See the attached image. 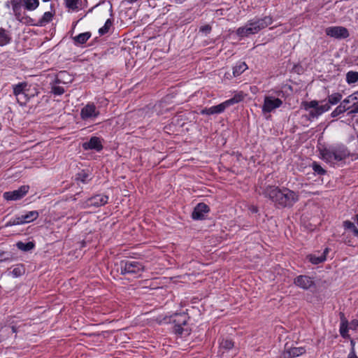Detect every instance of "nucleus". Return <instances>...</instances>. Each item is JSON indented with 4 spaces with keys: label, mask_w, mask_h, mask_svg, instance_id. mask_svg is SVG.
Masks as SVG:
<instances>
[{
    "label": "nucleus",
    "mask_w": 358,
    "mask_h": 358,
    "mask_svg": "<svg viewBox=\"0 0 358 358\" xmlns=\"http://www.w3.org/2000/svg\"><path fill=\"white\" fill-rule=\"evenodd\" d=\"M350 345H351V349H355V341H354V339H350Z\"/></svg>",
    "instance_id": "6e6d98bb"
},
{
    "label": "nucleus",
    "mask_w": 358,
    "mask_h": 358,
    "mask_svg": "<svg viewBox=\"0 0 358 358\" xmlns=\"http://www.w3.org/2000/svg\"><path fill=\"white\" fill-rule=\"evenodd\" d=\"M137 0H127V1L130 2V3H133V2H135Z\"/></svg>",
    "instance_id": "680f3d73"
},
{
    "label": "nucleus",
    "mask_w": 358,
    "mask_h": 358,
    "mask_svg": "<svg viewBox=\"0 0 358 358\" xmlns=\"http://www.w3.org/2000/svg\"><path fill=\"white\" fill-rule=\"evenodd\" d=\"M51 92L55 95H62L64 93L65 91H64V87L55 85L52 87Z\"/></svg>",
    "instance_id": "a19ab883"
},
{
    "label": "nucleus",
    "mask_w": 358,
    "mask_h": 358,
    "mask_svg": "<svg viewBox=\"0 0 358 358\" xmlns=\"http://www.w3.org/2000/svg\"><path fill=\"white\" fill-rule=\"evenodd\" d=\"M99 112L96 110L94 104H87L81 109L80 116L83 120H87L92 117H96Z\"/></svg>",
    "instance_id": "f3484780"
},
{
    "label": "nucleus",
    "mask_w": 358,
    "mask_h": 358,
    "mask_svg": "<svg viewBox=\"0 0 358 358\" xmlns=\"http://www.w3.org/2000/svg\"><path fill=\"white\" fill-rule=\"evenodd\" d=\"M16 99L20 106H25L29 101V89L24 92L22 94L16 96Z\"/></svg>",
    "instance_id": "c9c22d12"
},
{
    "label": "nucleus",
    "mask_w": 358,
    "mask_h": 358,
    "mask_svg": "<svg viewBox=\"0 0 358 358\" xmlns=\"http://www.w3.org/2000/svg\"><path fill=\"white\" fill-rule=\"evenodd\" d=\"M75 180L87 184L92 180L91 173L89 170H81L76 175Z\"/></svg>",
    "instance_id": "4be33fe9"
},
{
    "label": "nucleus",
    "mask_w": 358,
    "mask_h": 358,
    "mask_svg": "<svg viewBox=\"0 0 358 358\" xmlns=\"http://www.w3.org/2000/svg\"><path fill=\"white\" fill-rule=\"evenodd\" d=\"M22 215H23V218H24V224H25V223H29L31 222L36 220L39 216V213L37 210H32V211H29L26 214Z\"/></svg>",
    "instance_id": "cd10ccee"
},
{
    "label": "nucleus",
    "mask_w": 358,
    "mask_h": 358,
    "mask_svg": "<svg viewBox=\"0 0 358 358\" xmlns=\"http://www.w3.org/2000/svg\"><path fill=\"white\" fill-rule=\"evenodd\" d=\"M29 85L27 82L19 83L17 85H13V93L15 96L22 94L24 92L27 91Z\"/></svg>",
    "instance_id": "b1692460"
},
{
    "label": "nucleus",
    "mask_w": 358,
    "mask_h": 358,
    "mask_svg": "<svg viewBox=\"0 0 358 358\" xmlns=\"http://www.w3.org/2000/svg\"><path fill=\"white\" fill-rule=\"evenodd\" d=\"M212 30V27L209 24H206L204 26H201L199 29V31L205 34H208Z\"/></svg>",
    "instance_id": "37998d69"
},
{
    "label": "nucleus",
    "mask_w": 358,
    "mask_h": 358,
    "mask_svg": "<svg viewBox=\"0 0 358 358\" xmlns=\"http://www.w3.org/2000/svg\"><path fill=\"white\" fill-rule=\"evenodd\" d=\"M12 38L8 31L1 27L0 28V46L6 45L10 43Z\"/></svg>",
    "instance_id": "5701e85b"
},
{
    "label": "nucleus",
    "mask_w": 358,
    "mask_h": 358,
    "mask_svg": "<svg viewBox=\"0 0 358 358\" xmlns=\"http://www.w3.org/2000/svg\"><path fill=\"white\" fill-rule=\"evenodd\" d=\"M248 69V66L245 62H238L234 68H233V75L234 77H237L242 74L246 69Z\"/></svg>",
    "instance_id": "a878e982"
},
{
    "label": "nucleus",
    "mask_w": 358,
    "mask_h": 358,
    "mask_svg": "<svg viewBox=\"0 0 358 358\" xmlns=\"http://www.w3.org/2000/svg\"><path fill=\"white\" fill-rule=\"evenodd\" d=\"M110 12H111V13H110V16H113V10H112V7L110 8Z\"/></svg>",
    "instance_id": "0e129e2a"
},
{
    "label": "nucleus",
    "mask_w": 358,
    "mask_h": 358,
    "mask_svg": "<svg viewBox=\"0 0 358 358\" xmlns=\"http://www.w3.org/2000/svg\"><path fill=\"white\" fill-rule=\"evenodd\" d=\"M39 5V0H22V6L27 10H34Z\"/></svg>",
    "instance_id": "bb28decb"
},
{
    "label": "nucleus",
    "mask_w": 358,
    "mask_h": 358,
    "mask_svg": "<svg viewBox=\"0 0 358 358\" xmlns=\"http://www.w3.org/2000/svg\"><path fill=\"white\" fill-rule=\"evenodd\" d=\"M81 193H82V192H80L76 193V194H74L73 196H71V199H72L73 201H76V199H77L76 196L80 195Z\"/></svg>",
    "instance_id": "5fc2aeb1"
},
{
    "label": "nucleus",
    "mask_w": 358,
    "mask_h": 358,
    "mask_svg": "<svg viewBox=\"0 0 358 358\" xmlns=\"http://www.w3.org/2000/svg\"><path fill=\"white\" fill-rule=\"evenodd\" d=\"M358 327V320L355 319L352 320L350 323V328L351 329L355 330Z\"/></svg>",
    "instance_id": "49530a36"
},
{
    "label": "nucleus",
    "mask_w": 358,
    "mask_h": 358,
    "mask_svg": "<svg viewBox=\"0 0 358 358\" xmlns=\"http://www.w3.org/2000/svg\"><path fill=\"white\" fill-rule=\"evenodd\" d=\"M294 284L305 290L310 289L311 287H315V283L313 278L306 275H299L294 279Z\"/></svg>",
    "instance_id": "4468645a"
},
{
    "label": "nucleus",
    "mask_w": 358,
    "mask_h": 358,
    "mask_svg": "<svg viewBox=\"0 0 358 358\" xmlns=\"http://www.w3.org/2000/svg\"><path fill=\"white\" fill-rule=\"evenodd\" d=\"M115 266H117V271L122 275H131L138 277L145 271L144 265L136 261L122 259L116 263Z\"/></svg>",
    "instance_id": "20e7f679"
},
{
    "label": "nucleus",
    "mask_w": 358,
    "mask_h": 358,
    "mask_svg": "<svg viewBox=\"0 0 358 358\" xmlns=\"http://www.w3.org/2000/svg\"><path fill=\"white\" fill-rule=\"evenodd\" d=\"M346 81L348 84L355 83L358 81V72L350 71L346 74Z\"/></svg>",
    "instance_id": "f704fd0d"
},
{
    "label": "nucleus",
    "mask_w": 358,
    "mask_h": 358,
    "mask_svg": "<svg viewBox=\"0 0 358 358\" xmlns=\"http://www.w3.org/2000/svg\"><path fill=\"white\" fill-rule=\"evenodd\" d=\"M91 36V32L87 31L72 37V39L76 45H80L85 44L90 39Z\"/></svg>",
    "instance_id": "412c9836"
},
{
    "label": "nucleus",
    "mask_w": 358,
    "mask_h": 358,
    "mask_svg": "<svg viewBox=\"0 0 358 358\" xmlns=\"http://www.w3.org/2000/svg\"><path fill=\"white\" fill-rule=\"evenodd\" d=\"M36 246L34 241H29L27 243H23L22 241H18L16 243V247L20 250L23 252H29L32 250Z\"/></svg>",
    "instance_id": "393cba45"
},
{
    "label": "nucleus",
    "mask_w": 358,
    "mask_h": 358,
    "mask_svg": "<svg viewBox=\"0 0 358 358\" xmlns=\"http://www.w3.org/2000/svg\"><path fill=\"white\" fill-rule=\"evenodd\" d=\"M76 23H77V22H75V23H74V24H73V28H72V29H71V31L70 32L73 33V29H74V28H75V27H76Z\"/></svg>",
    "instance_id": "052dcab7"
},
{
    "label": "nucleus",
    "mask_w": 358,
    "mask_h": 358,
    "mask_svg": "<svg viewBox=\"0 0 358 358\" xmlns=\"http://www.w3.org/2000/svg\"><path fill=\"white\" fill-rule=\"evenodd\" d=\"M50 0H43V2H48V1H50Z\"/></svg>",
    "instance_id": "69168bd1"
},
{
    "label": "nucleus",
    "mask_w": 358,
    "mask_h": 358,
    "mask_svg": "<svg viewBox=\"0 0 358 358\" xmlns=\"http://www.w3.org/2000/svg\"><path fill=\"white\" fill-rule=\"evenodd\" d=\"M80 248H85L86 246V242L85 241H83L80 243Z\"/></svg>",
    "instance_id": "4d7b16f0"
},
{
    "label": "nucleus",
    "mask_w": 358,
    "mask_h": 358,
    "mask_svg": "<svg viewBox=\"0 0 358 358\" xmlns=\"http://www.w3.org/2000/svg\"><path fill=\"white\" fill-rule=\"evenodd\" d=\"M244 93L243 92H239L234 94V96L231 99H227L218 105L213 106L210 108H205L202 109L200 113L202 115H207L222 113L227 108L235 103L241 102L244 99Z\"/></svg>",
    "instance_id": "39448f33"
},
{
    "label": "nucleus",
    "mask_w": 358,
    "mask_h": 358,
    "mask_svg": "<svg viewBox=\"0 0 358 358\" xmlns=\"http://www.w3.org/2000/svg\"><path fill=\"white\" fill-rule=\"evenodd\" d=\"M28 89H29V100L31 97H34V96H37L39 93L38 89L36 87H34L33 90H31L30 86H29Z\"/></svg>",
    "instance_id": "c03bdc74"
},
{
    "label": "nucleus",
    "mask_w": 358,
    "mask_h": 358,
    "mask_svg": "<svg viewBox=\"0 0 358 358\" xmlns=\"http://www.w3.org/2000/svg\"><path fill=\"white\" fill-rule=\"evenodd\" d=\"M24 224V221L23 215H21V216H17L14 219H12L10 221H8L5 224V227H8L13 226V225H19V224Z\"/></svg>",
    "instance_id": "4c0bfd02"
},
{
    "label": "nucleus",
    "mask_w": 358,
    "mask_h": 358,
    "mask_svg": "<svg viewBox=\"0 0 358 358\" xmlns=\"http://www.w3.org/2000/svg\"><path fill=\"white\" fill-rule=\"evenodd\" d=\"M283 91L282 90H278L276 92V95L277 96H281V95H283Z\"/></svg>",
    "instance_id": "13d9d810"
},
{
    "label": "nucleus",
    "mask_w": 358,
    "mask_h": 358,
    "mask_svg": "<svg viewBox=\"0 0 358 358\" xmlns=\"http://www.w3.org/2000/svg\"><path fill=\"white\" fill-rule=\"evenodd\" d=\"M351 108L350 106H345L341 103L331 112V117H336Z\"/></svg>",
    "instance_id": "2f4dec72"
},
{
    "label": "nucleus",
    "mask_w": 358,
    "mask_h": 358,
    "mask_svg": "<svg viewBox=\"0 0 358 358\" xmlns=\"http://www.w3.org/2000/svg\"><path fill=\"white\" fill-rule=\"evenodd\" d=\"M13 13L16 20H18L20 22H22L27 25L36 27V22L34 19L31 18L28 15L23 16L22 15V8L20 9V10H19V5L17 1L13 5Z\"/></svg>",
    "instance_id": "2eb2a0df"
},
{
    "label": "nucleus",
    "mask_w": 358,
    "mask_h": 358,
    "mask_svg": "<svg viewBox=\"0 0 358 358\" xmlns=\"http://www.w3.org/2000/svg\"><path fill=\"white\" fill-rule=\"evenodd\" d=\"M329 251L330 249L329 248H326L320 255H324L325 257L327 258V255L329 252Z\"/></svg>",
    "instance_id": "3c124183"
},
{
    "label": "nucleus",
    "mask_w": 358,
    "mask_h": 358,
    "mask_svg": "<svg viewBox=\"0 0 358 358\" xmlns=\"http://www.w3.org/2000/svg\"><path fill=\"white\" fill-rule=\"evenodd\" d=\"M13 332H16V329L15 327H12Z\"/></svg>",
    "instance_id": "e2e57ef3"
},
{
    "label": "nucleus",
    "mask_w": 358,
    "mask_h": 358,
    "mask_svg": "<svg viewBox=\"0 0 358 358\" xmlns=\"http://www.w3.org/2000/svg\"><path fill=\"white\" fill-rule=\"evenodd\" d=\"M313 169L315 173H317L318 175L323 176L324 175L327 171L325 169H324L317 162L313 163Z\"/></svg>",
    "instance_id": "ea45409f"
},
{
    "label": "nucleus",
    "mask_w": 358,
    "mask_h": 358,
    "mask_svg": "<svg viewBox=\"0 0 358 358\" xmlns=\"http://www.w3.org/2000/svg\"><path fill=\"white\" fill-rule=\"evenodd\" d=\"M273 21V17L271 15L264 16L262 18L255 17L248 21V26H252L255 34H257L271 25Z\"/></svg>",
    "instance_id": "0eeeda50"
},
{
    "label": "nucleus",
    "mask_w": 358,
    "mask_h": 358,
    "mask_svg": "<svg viewBox=\"0 0 358 358\" xmlns=\"http://www.w3.org/2000/svg\"><path fill=\"white\" fill-rule=\"evenodd\" d=\"M282 105V101L272 96H265L262 110L264 114L270 113Z\"/></svg>",
    "instance_id": "6e6552de"
},
{
    "label": "nucleus",
    "mask_w": 358,
    "mask_h": 358,
    "mask_svg": "<svg viewBox=\"0 0 358 358\" xmlns=\"http://www.w3.org/2000/svg\"><path fill=\"white\" fill-rule=\"evenodd\" d=\"M24 271L23 264H20L12 271V274L15 277H20L24 273Z\"/></svg>",
    "instance_id": "58836bf2"
},
{
    "label": "nucleus",
    "mask_w": 358,
    "mask_h": 358,
    "mask_svg": "<svg viewBox=\"0 0 358 358\" xmlns=\"http://www.w3.org/2000/svg\"><path fill=\"white\" fill-rule=\"evenodd\" d=\"M343 227L345 229L350 230L354 236L358 237V229L352 222L350 220H345L343 222Z\"/></svg>",
    "instance_id": "7c9ffc66"
},
{
    "label": "nucleus",
    "mask_w": 358,
    "mask_h": 358,
    "mask_svg": "<svg viewBox=\"0 0 358 358\" xmlns=\"http://www.w3.org/2000/svg\"><path fill=\"white\" fill-rule=\"evenodd\" d=\"M103 139L97 136H92L88 141L83 143L82 148L84 150L101 152L103 148Z\"/></svg>",
    "instance_id": "ddd939ff"
},
{
    "label": "nucleus",
    "mask_w": 358,
    "mask_h": 358,
    "mask_svg": "<svg viewBox=\"0 0 358 358\" xmlns=\"http://www.w3.org/2000/svg\"><path fill=\"white\" fill-rule=\"evenodd\" d=\"M234 346V342L230 338H223L222 341L220 342V348L224 349L226 350H229L232 349Z\"/></svg>",
    "instance_id": "473e14b6"
},
{
    "label": "nucleus",
    "mask_w": 358,
    "mask_h": 358,
    "mask_svg": "<svg viewBox=\"0 0 358 358\" xmlns=\"http://www.w3.org/2000/svg\"><path fill=\"white\" fill-rule=\"evenodd\" d=\"M306 350L304 347H289L286 343L285 350L282 352L283 358H295L306 353Z\"/></svg>",
    "instance_id": "dca6fc26"
},
{
    "label": "nucleus",
    "mask_w": 358,
    "mask_h": 358,
    "mask_svg": "<svg viewBox=\"0 0 358 358\" xmlns=\"http://www.w3.org/2000/svg\"><path fill=\"white\" fill-rule=\"evenodd\" d=\"M351 101L352 100L350 99V98L348 96L346 99H345L341 102V104L345 106H349L348 104L350 103Z\"/></svg>",
    "instance_id": "de8ad7c7"
},
{
    "label": "nucleus",
    "mask_w": 358,
    "mask_h": 358,
    "mask_svg": "<svg viewBox=\"0 0 358 358\" xmlns=\"http://www.w3.org/2000/svg\"><path fill=\"white\" fill-rule=\"evenodd\" d=\"M108 196L104 194H96L83 202L82 207L84 208L89 207L99 208L106 205L108 203Z\"/></svg>",
    "instance_id": "1a4fd4ad"
},
{
    "label": "nucleus",
    "mask_w": 358,
    "mask_h": 358,
    "mask_svg": "<svg viewBox=\"0 0 358 358\" xmlns=\"http://www.w3.org/2000/svg\"><path fill=\"white\" fill-rule=\"evenodd\" d=\"M19 5V10L22 8V0H17ZM16 2V0H10V1H7L5 4L6 7L9 8L11 6L12 9L13 10V5Z\"/></svg>",
    "instance_id": "79ce46f5"
},
{
    "label": "nucleus",
    "mask_w": 358,
    "mask_h": 358,
    "mask_svg": "<svg viewBox=\"0 0 358 358\" xmlns=\"http://www.w3.org/2000/svg\"><path fill=\"white\" fill-rule=\"evenodd\" d=\"M250 210L252 213H257L258 212V208L257 206H252L250 208Z\"/></svg>",
    "instance_id": "603ef678"
},
{
    "label": "nucleus",
    "mask_w": 358,
    "mask_h": 358,
    "mask_svg": "<svg viewBox=\"0 0 358 358\" xmlns=\"http://www.w3.org/2000/svg\"><path fill=\"white\" fill-rule=\"evenodd\" d=\"M341 317V326H340V334L343 338H350V335L348 334V321L345 317L344 313H340Z\"/></svg>",
    "instance_id": "a211bd4d"
},
{
    "label": "nucleus",
    "mask_w": 358,
    "mask_h": 358,
    "mask_svg": "<svg viewBox=\"0 0 358 358\" xmlns=\"http://www.w3.org/2000/svg\"><path fill=\"white\" fill-rule=\"evenodd\" d=\"M29 185H22L17 189L5 192L3 198L6 201H17L22 199L29 192Z\"/></svg>",
    "instance_id": "9d476101"
},
{
    "label": "nucleus",
    "mask_w": 358,
    "mask_h": 358,
    "mask_svg": "<svg viewBox=\"0 0 358 358\" xmlns=\"http://www.w3.org/2000/svg\"><path fill=\"white\" fill-rule=\"evenodd\" d=\"M320 153L322 159L328 162L335 160L341 162L345 160L350 155V152L348 148L343 144H337L335 145H329L320 149Z\"/></svg>",
    "instance_id": "7ed1b4c3"
},
{
    "label": "nucleus",
    "mask_w": 358,
    "mask_h": 358,
    "mask_svg": "<svg viewBox=\"0 0 358 358\" xmlns=\"http://www.w3.org/2000/svg\"><path fill=\"white\" fill-rule=\"evenodd\" d=\"M345 243H348V245H350V246H351V245H352V243H351V241H350V240H349V241H345Z\"/></svg>",
    "instance_id": "bf43d9fd"
},
{
    "label": "nucleus",
    "mask_w": 358,
    "mask_h": 358,
    "mask_svg": "<svg viewBox=\"0 0 358 358\" xmlns=\"http://www.w3.org/2000/svg\"><path fill=\"white\" fill-rule=\"evenodd\" d=\"M350 157H352L353 158V159H358V154L350 153Z\"/></svg>",
    "instance_id": "864d4df0"
},
{
    "label": "nucleus",
    "mask_w": 358,
    "mask_h": 358,
    "mask_svg": "<svg viewBox=\"0 0 358 358\" xmlns=\"http://www.w3.org/2000/svg\"><path fill=\"white\" fill-rule=\"evenodd\" d=\"M307 259L313 264L317 265L326 261V257L324 255L317 256L315 254H310L307 256Z\"/></svg>",
    "instance_id": "c85d7f7f"
},
{
    "label": "nucleus",
    "mask_w": 358,
    "mask_h": 358,
    "mask_svg": "<svg viewBox=\"0 0 358 358\" xmlns=\"http://www.w3.org/2000/svg\"><path fill=\"white\" fill-rule=\"evenodd\" d=\"M13 259V254L8 251L0 250V262H10Z\"/></svg>",
    "instance_id": "e433bc0d"
},
{
    "label": "nucleus",
    "mask_w": 358,
    "mask_h": 358,
    "mask_svg": "<svg viewBox=\"0 0 358 358\" xmlns=\"http://www.w3.org/2000/svg\"><path fill=\"white\" fill-rule=\"evenodd\" d=\"M262 194L268 199L278 209L291 208L299 201V192L288 187L268 185L263 188Z\"/></svg>",
    "instance_id": "f257e3e1"
},
{
    "label": "nucleus",
    "mask_w": 358,
    "mask_h": 358,
    "mask_svg": "<svg viewBox=\"0 0 358 358\" xmlns=\"http://www.w3.org/2000/svg\"><path fill=\"white\" fill-rule=\"evenodd\" d=\"M236 35L241 38L248 37L250 35L255 34L252 26H248V23L245 27H241L236 31Z\"/></svg>",
    "instance_id": "6ab92c4d"
},
{
    "label": "nucleus",
    "mask_w": 358,
    "mask_h": 358,
    "mask_svg": "<svg viewBox=\"0 0 358 358\" xmlns=\"http://www.w3.org/2000/svg\"><path fill=\"white\" fill-rule=\"evenodd\" d=\"M348 358H358V357L357 356L356 353H355V349H351L350 350V352L348 356Z\"/></svg>",
    "instance_id": "09e8293b"
},
{
    "label": "nucleus",
    "mask_w": 358,
    "mask_h": 358,
    "mask_svg": "<svg viewBox=\"0 0 358 358\" xmlns=\"http://www.w3.org/2000/svg\"><path fill=\"white\" fill-rule=\"evenodd\" d=\"M352 101H355L358 99V90L351 95L348 96Z\"/></svg>",
    "instance_id": "8fccbe9b"
},
{
    "label": "nucleus",
    "mask_w": 358,
    "mask_h": 358,
    "mask_svg": "<svg viewBox=\"0 0 358 358\" xmlns=\"http://www.w3.org/2000/svg\"><path fill=\"white\" fill-rule=\"evenodd\" d=\"M114 22V19L113 17L108 19L104 25L99 29V34L100 36H103L106 34L110 29V27L113 26Z\"/></svg>",
    "instance_id": "c756f323"
},
{
    "label": "nucleus",
    "mask_w": 358,
    "mask_h": 358,
    "mask_svg": "<svg viewBox=\"0 0 358 358\" xmlns=\"http://www.w3.org/2000/svg\"><path fill=\"white\" fill-rule=\"evenodd\" d=\"M343 98V95L339 92H335L331 95H328V101L322 105H319L320 101L313 100L310 101H303L301 102V108L305 110H309L307 120L313 121L314 119L317 118L324 113L328 111L331 108V105H336L339 103Z\"/></svg>",
    "instance_id": "f03ea898"
},
{
    "label": "nucleus",
    "mask_w": 358,
    "mask_h": 358,
    "mask_svg": "<svg viewBox=\"0 0 358 358\" xmlns=\"http://www.w3.org/2000/svg\"><path fill=\"white\" fill-rule=\"evenodd\" d=\"M55 12H45L41 18L36 22V27H44L52 20Z\"/></svg>",
    "instance_id": "aec40b11"
},
{
    "label": "nucleus",
    "mask_w": 358,
    "mask_h": 358,
    "mask_svg": "<svg viewBox=\"0 0 358 358\" xmlns=\"http://www.w3.org/2000/svg\"><path fill=\"white\" fill-rule=\"evenodd\" d=\"M189 316L186 313H176L170 317L169 322L173 324V331L176 334L189 335L191 329L185 327L187 324Z\"/></svg>",
    "instance_id": "423d86ee"
},
{
    "label": "nucleus",
    "mask_w": 358,
    "mask_h": 358,
    "mask_svg": "<svg viewBox=\"0 0 358 358\" xmlns=\"http://www.w3.org/2000/svg\"><path fill=\"white\" fill-rule=\"evenodd\" d=\"M350 107L352 109L350 111H348V115L358 113V101L354 103Z\"/></svg>",
    "instance_id": "a18cd8bd"
},
{
    "label": "nucleus",
    "mask_w": 358,
    "mask_h": 358,
    "mask_svg": "<svg viewBox=\"0 0 358 358\" xmlns=\"http://www.w3.org/2000/svg\"><path fill=\"white\" fill-rule=\"evenodd\" d=\"M357 123H358V120H357Z\"/></svg>",
    "instance_id": "338daca9"
},
{
    "label": "nucleus",
    "mask_w": 358,
    "mask_h": 358,
    "mask_svg": "<svg viewBox=\"0 0 358 358\" xmlns=\"http://www.w3.org/2000/svg\"><path fill=\"white\" fill-rule=\"evenodd\" d=\"M325 33L327 36L337 39L346 38L350 35L347 28L339 26L327 27Z\"/></svg>",
    "instance_id": "9b49d317"
},
{
    "label": "nucleus",
    "mask_w": 358,
    "mask_h": 358,
    "mask_svg": "<svg viewBox=\"0 0 358 358\" xmlns=\"http://www.w3.org/2000/svg\"><path fill=\"white\" fill-rule=\"evenodd\" d=\"M210 212V207L205 203H199L192 213L191 217L194 220H203Z\"/></svg>",
    "instance_id": "f8f14e48"
},
{
    "label": "nucleus",
    "mask_w": 358,
    "mask_h": 358,
    "mask_svg": "<svg viewBox=\"0 0 358 358\" xmlns=\"http://www.w3.org/2000/svg\"><path fill=\"white\" fill-rule=\"evenodd\" d=\"M64 1L66 7L73 10H78L81 3V0H64Z\"/></svg>",
    "instance_id": "72a5a7b5"
}]
</instances>
